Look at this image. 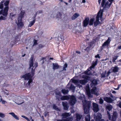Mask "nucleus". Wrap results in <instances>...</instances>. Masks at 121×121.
<instances>
[{
  "instance_id": "nucleus-1",
  "label": "nucleus",
  "mask_w": 121,
  "mask_h": 121,
  "mask_svg": "<svg viewBox=\"0 0 121 121\" xmlns=\"http://www.w3.org/2000/svg\"><path fill=\"white\" fill-rule=\"evenodd\" d=\"M30 67L29 68L32 67L31 68V75L29 73L26 74L22 76V78H23L25 80H29L27 84L29 86L30 85V84L33 81L32 77L34 74L35 70L36 68L38 65V64L36 62L34 65L33 64V59L32 57H31L30 58Z\"/></svg>"
},
{
  "instance_id": "nucleus-2",
  "label": "nucleus",
  "mask_w": 121,
  "mask_h": 121,
  "mask_svg": "<svg viewBox=\"0 0 121 121\" xmlns=\"http://www.w3.org/2000/svg\"><path fill=\"white\" fill-rule=\"evenodd\" d=\"M69 98L70 99L69 101L70 105L72 106L74 105L76 102L77 100L75 97L73 95L71 96L70 97L67 95L63 96L61 97L60 99L62 100H68Z\"/></svg>"
},
{
  "instance_id": "nucleus-3",
  "label": "nucleus",
  "mask_w": 121,
  "mask_h": 121,
  "mask_svg": "<svg viewBox=\"0 0 121 121\" xmlns=\"http://www.w3.org/2000/svg\"><path fill=\"white\" fill-rule=\"evenodd\" d=\"M9 3V0H7L3 3L5 7L3 9H1L0 11V14H2L3 16L7 17L8 14V11L9 9L8 5Z\"/></svg>"
},
{
  "instance_id": "nucleus-4",
  "label": "nucleus",
  "mask_w": 121,
  "mask_h": 121,
  "mask_svg": "<svg viewBox=\"0 0 121 121\" xmlns=\"http://www.w3.org/2000/svg\"><path fill=\"white\" fill-rule=\"evenodd\" d=\"M82 102L84 114H87L89 112L91 104L90 102H87L85 100L82 101Z\"/></svg>"
},
{
  "instance_id": "nucleus-5",
  "label": "nucleus",
  "mask_w": 121,
  "mask_h": 121,
  "mask_svg": "<svg viewBox=\"0 0 121 121\" xmlns=\"http://www.w3.org/2000/svg\"><path fill=\"white\" fill-rule=\"evenodd\" d=\"M93 44L92 42H90L87 44L86 45H83L82 47V51H84L88 53L90 52Z\"/></svg>"
},
{
  "instance_id": "nucleus-6",
  "label": "nucleus",
  "mask_w": 121,
  "mask_h": 121,
  "mask_svg": "<svg viewBox=\"0 0 121 121\" xmlns=\"http://www.w3.org/2000/svg\"><path fill=\"white\" fill-rule=\"evenodd\" d=\"M71 114L70 113H63L62 114V116L63 117L61 119L63 121H72L73 120V118L72 117H67L69 116Z\"/></svg>"
},
{
  "instance_id": "nucleus-7",
  "label": "nucleus",
  "mask_w": 121,
  "mask_h": 121,
  "mask_svg": "<svg viewBox=\"0 0 121 121\" xmlns=\"http://www.w3.org/2000/svg\"><path fill=\"white\" fill-rule=\"evenodd\" d=\"M111 41V38L110 37H109L106 41L104 42L102 46L100 47V50L102 51L104 48L108 47Z\"/></svg>"
},
{
  "instance_id": "nucleus-8",
  "label": "nucleus",
  "mask_w": 121,
  "mask_h": 121,
  "mask_svg": "<svg viewBox=\"0 0 121 121\" xmlns=\"http://www.w3.org/2000/svg\"><path fill=\"white\" fill-rule=\"evenodd\" d=\"M113 0H105L104 4L103 6L102 5V2H101V6L105 9L107 8H109L110 7Z\"/></svg>"
},
{
  "instance_id": "nucleus-9",
  "label": "nucleus",
  "mask_w": 121,
  "mask_h": 121,
  "mask_svg": "<svg viewBox=\"0 0 121 121\" xmlns=\"http://www.w3.org/2000/svg\"><path fill=\"white\" fill-rule=\"evenodd\" d=\"M95 120L96 121H105L104 120L102 119L101 121L100 119L102 118V116L101 114L99 113H98L97 114L95 113L94 115Z\"/></svg>"
},
{
  "instance_id": "nucleus-10",
  "label": "nucleus",
  "mask_w": 121,
  "mask_h": 121,
  "mask_svg": "<svg viewBox=\"0 0 121 121\" xmlns=\"http://www.w3.org/2000/svg\"><path fill=\"white\" fill-rule=\"evenodd\" d=\"M103 11L102 10H100L98 12L97 15L96 17V21L99 22V18H101L103 16Z\"/></svg>"
},
{
  "instance_id": "nucleus-11",
  "label": "nucleus",
  "mask_w": 121,
  "mask_h": 121,
  "mask_svg": "<svg viewBox=\"0 0 121 121\" xmlns=\"http://www.w3.org/2000/svg\"><path fill=\"white\" fill-rule=\"evenodd\" d=\"M89 17L86 18L82 22V26L85 27H86L89 24Z\"/></svg>"
},
{
  "instance_id": "nucleus-12",
  "label": "nucleus",
  "mask_w": 121,
  "mask_h": 121,
  "mask_svg": "<svg viewBox=\"0 0 121 121\" xmlns=\"http://www.w3.org/2000/svg\"><path fill=\"white\" fill-rule=\"evenodd\" d=\"M22 20H18L17 26L18 28L19 29H21L24 26L23 22H22Z\"/></svg>"
},
{
  "instance_id": "nucleus-13",
  "label": "nucleus",
  "mask_w": 121,
  "mask_h": 121,
  "mask_svg": "<svg viewBox=\"0 0 121 121\" xmlns=\"http://www.w3.org/2000/svg\"><path fill=\"white\" fill-rule=\"evenodd\" d=\"M25 13V11L24 10L21 11V13L18 14V20H22V18L24 17Z\"/></svg>"
},
{
  "instance_id": "nucleus-14",
  "label": "nucleus",
  "mask_w": 121,
  "mask_h": 121,
  "mask_svg": "<svg viewBox=\"0 0 121 121\" xmlns=\"http://www.w3.org/2000/svg\"><path fill=\"white\" fill-rule=\"evenodd\" d=\"M93 110L94 112H97L99 110L98 105L97 104L93 103Z\"/></svg>"
},
{
  "instance_id": "nucleus-15",
  "label": "nucleus",
  "mask_w": 121,
  "mask_h": 121,
  "mask_svg": "<svg viewBox=\"0 0 121 121\" xmlns=\"http://www.w3.org/2000/svg\"><path fill=\"white\" fill-rule=\"evenodd\" d=\"M112 71H111V72L110 70H109L107 73V71H105V72L103 73L101 75V78H104L106 76H108L110 73L112 72Z\"/></svg>"
},
{
  "instance_id": "nucleus-16",
  "label": "nucleus",
  "mask_w": 121,
  "mask_h": 121,
  "mask_svg": "<svg viewBox=\"0 0 121 121\" xmlns=\"http://www.w3.org/2000/svg\"><path fill=\"white\" fill-rule=\"evenodd\" d=\"M93 88L91 91V93L92 94H94L97 96H98L99 95V94L98 93L97 88L95 87H93Z\"/></svg>"
},
{
  "instance_id": "nucleus-17",
  "label": "nucleus",
  "mask_w": 121,
  "mask_h": 121,
  "mask_svg": "<svg viewBox=\"0 0 121 121\" xmlns=\"http://www.w3.org/2000/svg\"><path fill=\"white\" fill-rule=\"evenodd\" d=\"M97 84V81L96 80H93L91 83V86L92 87H95V86Z\"/></svg>"
},
{
  "instance_id": "nucleus-18",
  "label": "nucleus",
  "mask_w": 121,
  "mask_h": 121,
  "mask_svg": "<svg viewBox=\"0 0 121 121\" xmlns=\"http://www.w3.org/2000/svg\"><path fill=\"white\" fill-rule=\"evenodd\" d=\"M105 101L107 103H112L113 102V100L110 97H106L104 98Z\"/></svg>"
},
{
  "instance_id": "nucleus-19",
  "label": "nucleus",
  "mask_w": 121,
  "mask_h": 121,
  "mask_svg": "<svg viewBox=\"0 0 121 121\" xmlns=\"http://www.w3.org/2000/svg\"><path fill=\"white\" fill-rule=\"evenodd\" d=\"M62 104L64 107V109L66 110H67L69 108V106L67 103L66 102H62Z\"/></svg>"
},
{
  "instance_id": "nucleus-20",
  "label": "nucleus",
  "mask_w": 121,
  "mask_h": 121,
  "mask_svg": "<svg viewBox=\"0 0 121 121\" xmlns=\"http://www.w3.org/2000/svg\"><path fill=\"white\" fill-rule=\"evenodd\" d=\"M82 117V115L78 113H76V120L77 121H80Z\"/></svg>"
},
{
  "instance_id": "nucleus-21",
  "label": "nucleus",
  "mask_w": 121,
  "mask_h": 121,
  "mask_svg": "<svg viewBox=\"0 0 121 121\" xmlns=\"http://www.w3.org/2000/svg\"><path fill=\"white\" fill-rule=\"evenodd\" d=\"M53 66V69L54 70L58 69L59 68V66L58 64L57 63H52Z\"/></svg>"
},
{
  "instance_id": "nucleus-22",
  "label": "nucleus",
  "mask_w": 121,
  "mask_h": 121,
  "mask_svg": "<svg viewBox=\"0 0 121 121\" xmlns=\"http://www.w3.org/2000/svg\"><path fill=\"white\" fill-rule=\"evenodd\" d=\"M9 114L11 115L16 119L17 120H19L18 117L17 115H16L13 112L10 113H9Z\"/></svg>"
},
{
  "instance_id": "nucleus-23",
  "label": "nucleus",
  "mask_w": 121,
  "mask_h": 121,
  "mask_svg": "<svg viewBox=\"0 0 121 121\" xmlns=\"http://www.w3.org/2000/svg\"><path fill=\"white\" fill-rule=\"evenodd\" d=\"M79 15L77 13H75L71 17V19L72 20H73L75 19L76 18L78 17Z\"/></svg>"
},
{
  "instance_id": "nucleus-24",
  "label": "nucleus",
  "mask_w": 121,
  "mask_h": 121,
  "mask_svg": "<svg viewBox=\"0 0 121 121\" xmlns=\"http://www.w3.org/2000/svg\"><path fill=\"white\" fill-rule=\"evenodd\" d=\"M79 82L80 84L82 85H85V83L87 82V80L86 79H84L80 80Z\"/></svg>"
},
{
  "instance_id": "nucleus-25",
  "label": "nucleus",
  "mask_w": 121,
  "mask_h": 121,
  "mask_svg": "<svg viewBox=\"0 0 121 121\" xmlns=\"http://www.w3.org/2000/svg\"><path fill=\"white\" fill-rule=\"evenodd\" d=\"M20 35H17L15 36L14 40L16 43H17L19 40L20 38Z\"/></svg>"
},
{
  "instance_id": "nucleus-26",
  "label": "nucleus",
  "mask_w": 121,
  "mask_h": 121,
  "mask_svg": "<svg viewBox=\"0 0 121 121\" xmlns=\"http://www.w3.org/2000/svg\"><path fill=\"white\" fill-rule=\"evenodd\" d=\"M4 2V0H3L0 3V9H3L4 7L3 3Z\"/></svg>"
},
{
  "instance_id": "nucleus-27",
  "label": "nucleus",
  "mask_w": 121,
  "mask_h": 121,
  "mask_svg": "<svg viewBox=\"0 0 121 121\" xmlns=\"http://www.w3.org/2000/svg\"><path fill=\"white\" fill-rule=\"evenodd\" d=\"M94 21V18L91 19L89 21V25L90 26L92 25L93 24Z\"/></svg>"
},
{
  "instance_id": "nucleus-28",
  "label": "nucleus",
  "mask_w": 121,
  "mask_h": 121,
  "mask_svg": "<svg viewBox=\"0 0 121 121\" xmlns=\"http://www.w3.org/2000/svg\"><path fill=\"white\" fill-rule=\"evenodd\" d=\"M16 14H13L12 13H10V17L11 18L12 20V21L13 19L15 18V17Z\"/></svg>"
},
{
  "instance_id": "nucleus-29",
  "label": "nucleus",
  "mask_w": 121,
  "mask_h": 121,
  "mask_svg": "<svg viewBox=\"0 0 121 121\" xmlns=\"http://www.w3.org/2000/svg\"><path fill=\"white\" fill-rule=\"evenodd\" d=\"M107 114L108 116L109 120H111L112 121H113V116L112 118H111L110 115L108 111H107Z\"/></svg>"
},
{
  "instance_id": "nucleus-30",
  "label": "nucleus",
  "mask_w": 121,
  "mask_h": 121,
  "mask_svg": "<svg viewBox=\"0 0 121 121\" xmlns=\"http://www.w3.org/2000/svg\"><path fill=\"white\" fill-rule=\"evenodd\" d=\"M62 14L59 12H57L56 15V17L57 18L61 19V16Z\"/></svg>"
},
{
  "instance_id": "nucleus-31",
  "label": "nucleus",
  "mask_w": 121,
  "mask_h": 121,
  "mask_svg": "<svg viewBox=\"0 0 121 121\" xmlns=\"http://www.w3.org/2000/svg\"><path fill=\"white\" fill-rule=\"evenodd\" d=\"M35 19H34L32 21L30 22V24L28 26V27H30L32 26L35 22Z\"/></svg>"
},
{
  "instance_id": "nucleus-32",
  "label": "nucleus",
  "mask_w": 121,
  "mask_h": 121,
  "mask_svg": "<svg viewBox=\"0 0 121 121\" xmlns=\"http://www.w3.org/2000/svg\"><path fill=\"white\" fill-rule=\"evenodd\" d=\"M69 88L72 90L73 92H74L73 91L75 90V87L73 84H71L70 85V87H69Z\"/></svg>"
},
{
  "instance_id": "nucleus-33",
  "label": "nucleus",
  "mask_w": 121,
  "mask_h": 121,
  "mask_svg": "<svg viewBox=\"0 0 121 121\" xmlns=\"http://www.w3.org/2000/svg\"><path fill=\"white\" fill-rule=\"evenodd\" d=\"M85 119L86 121H90L91 118L90 115L88 114L86 116Z\"/></svg>"
},
{
  "instance_id": "nucleus-34",
  "label": "nucleus",
  "mask_w": 121,
  "mask_h": 121,
  "mask_svg": "<svg viewBox=\"0 0 121 121\" xmlns=\"http://www.w3.org/2000/svg\"><path fill=\"white\" fill-rule=\"evenodd\" d=\"M62 92L64 95H66L68 93V91L65 89H62L61 90Z\"/></svg>"
},
{
  "instance_id": "nucleus-35",
  "label": "nucleus",
  "mask_w": 121,
  "mask_h": 121,
  "mask_svg": "<svg viewBox=\"0 0 121 121\" xmlns=\"http://www.w3.org/2000/svg\"><path fill=\"white\" fill-rule=\"evenodd\" d=\"M119 70V68L117 66H115L114 67V73L118 72Z\"/></svg>"
},
{
  "instance_id": "nucleus-36",
  "label": "nucleus",
  "mask_w": 121,
  "mask_h": 121,
  "mask_svg": "<svg viewBox=\"0 0 121 121\" xmlns=\"http://www.w3.org/2000/svg\"><path fill=\"white\" fill-rule=\"evenodd\" d=\"M53 109L57 111H60V109L55 104H54L53 105Z\"/></svg>"
},
{
  "instance_id": "nucleus-37",
  "label": "nucleus",
  "mask_w": 121,
  "mask_h": 121,
  "mask_svg": "<svg viewBox=\"0 0 121 121\" xmlns=\"http://www.w3.org/2000/svg\"><path fill=\"white\" fill-rule=\"evenodd\" d=\"M100 22H98L96 21L94 22V25L95 27H96L98 25L100 24Z\"/></svg>"
},
{
  "instance_id": "nucleus-38",
  "label": "nucleus",
  "mask_w": 121,
  "mask_h": 121,
  "mask_svg": "<svg viewBox=\"0 0 121 121\" xmlns=\"http://www.w3.org/2000/svg\"><path fill=\"white\" fill-rule=\"evenodd\" d=\"M85 96L83 95H82L80 96L78 98L80 99H85Z\"/></svg>"
},
{
  "instance_id": "nucleus-39",
  "label": "nucleus",
  "mask_w": 121,
  "mask_h": 121,
  "mask_svg": "<svg viewBox=\"0 0 121 121\" xmlns=\"http://www.w3.org/2000/svg\"><path fill=\"white\" fill-rule=\"evenodd\" d=\"M98 60L97 59H96L95 61H93L92 62V64L95 66L98 63Z\"/></svg>"
},
{
  "instance_id": "nucleus-40",
  "label": "nucleus",
  "mask_w": 121,
  "mask_h": 121,
  "mask_svg": "<svg viewBox=\"0 0 121 121\" xmlns=\"http://www.w3.org/2000/svg\"><path fill=\"white\" fill-rule=\"evenodd\" d=\"M101 0H98V2H99V4H100L101 1ZM105 0H102V5H103L104 4V3L105 2Z\"/></svg>"
},
{
  "instance_id": "nucleus-41",
  "label": "nucleus",
  "mask_w": 121,
  "mask_h": 121,
  "mask_svg": "<svg viewBox=\"0 0 121 121\" xmlns=\"http://www.w3.org/2000/svg\"><path fill=\"white\" fill-rule=\"evenodd\" d=\"M34 43L33 44V46H34L35 45H37L38 44V43H37V40L34 39Z\"/></svg>"
},
{
  "instance_id": "nucleus-42",
  "label": "nucleus",
  "mask_w": 121,
  "mask_h": 121,
  "mask_svg": "<svg viewBox=\"0 0 121 121\" xmlns=\"http://www.w3.org/2000/svg\"><path fill=\"white\" fill-rule=\"evenodd\" d=\"M39 47L40 48H42L45 46V45L42 44H39Z\"/></svg>"
},
{
  "instance_id": "nucleus-43",
  "label": "nucleus",
  "mask_w": 121,
  "mask_h": 121,
  "mask_svg": "<svg viewBox=\"0 0 121 121\" xmlns=\"http://www.w3.org/2000/svg\"><path fill=\"white\" fill-rule=\"evenodd\" d=\"M106 108L109 111H110L112 109V106H107Z\"/></svg>"
},
{
  "instance_id": "nucleus-44",
  "label": "nucleus",
  "mask_w": 121,
  "mask_h": 121,
  "mask_svg": "<svg viewBox=\"0 0 121 121\" xmlns=\"http://www.w3.org/2000/svg\"><path fill=\"white\" fill-rule=\"evenodd\" d=\"M5 117V114L3 113L0 112V117L1 118H4Z\"/></svg>"
},
{
  "instance_id": "nucleus-45",
  "label": "nucleus",
  "mask_w": 121,
  "mask_h": 121,
  "mask_svg": "<svg viewBox=\"0 0 121 121\" xmlns=\"http://www.w3.org/2000/svg\"><path fill=\"white\" fill-rule=\"evenodd\" d=\"M68 65L67 63H65L64 65V66L63 68V70H66V68L67 67Z\"/></svg>"
},
{
  "instance_id": "nucleus-46",
  "label": "nucleus",
  "mask_w": 121,
  "mask_h": 121,
  "mask_svg": "<svg viewBox=\"0 0 121 121\" xmlns=\"http://www.w3.org/2000/svg\"><path fill=\"white\" fill-rule=\"evenodd\" d=\"M16 43L15 40H14V41H12L11 42L10 44L12 45V47L13 46L16 44Z\"/></svg>"
},
{
  "instance_id": "nucleus-47",
  "label": "nucleus",
  "mask_w": 121,
  "mask_h": 121,
  "mask_svg": "<svg viewBox=\"0 0 121 121\" xmlns=\"http://www.w3.org/2000/svg\"><path fill=\"white\" fill-rule=\"evenodd\" d=\"M72 82L75 84H76L78 83V81L76 80L73 79L72 80Z\"/></svg>"
},
{
  "instance_id": "nucleus-48",
  "label": "nucleus",
  "mask_w": 121,
  "mask_h": 121,
  "mask_svg": "<svg viewBox=\"0 0 121 121\" xmlns=\"http://www.w3.org/2000/svg\"><path fill=\"white\" fill-rule=\"evenodd\" d=\"M21 116L22 117L25 118V119L27 121H30L29 119L27 117L23 115H22Z\"/></svg>"
},
{
  "instance_id": "nucleus-49",
  "label": "nucleus",
  "mask_w": 121,
  "mask_h": 121,
  "mask_svg": "<svg viewBox=\"0 0 121 121\" xmlns=\"http://www.w3.org/2000/svg\"><path fill=\"white\" fill-rule=\"evenodd\" d=\"M104 101L101 98L99 99V103L100 104H102L103 103Z\"/></svg>"
},
{
  "instance_id": "nucleus-50",
  "label": "nucleus",
  "mask_w": 121,
  "mask_h": 121,
  "mask_svg": "<svg viewBox=\"0 0 121 121\" xmlns=\"http://www.w3.org/2000/svg\"><path fill=\"white\" fill-rule=\"evenodd\" d=\"M90 72V71L88 69H87V71L85 72V74L88 75H90V73H88L89 72Z\"/></svg>"
},
{
  "instance_id": "nucleus-51",
  "label": "nucleus",
  "mask_w": 121,
  "mask_h": 121,
  "mask_svg": "<svg viewBox=\"0 0 121 121\" xmlns=\"http://www.w3.org/2000/svg\"><path fill=\"white\" fill-rule=\"evenodd\" d=\"M55 94L56 95H58L59 96H61V93L59 91L56 92Z\"/></svg>"
},
{
  "instance_id": "nucleus-52",
  "label": "nucleus",
  "mask_w": 121,
  "mask_h": 121,
  "mask_svg": "<svg viewBox=\"0 0 121 121\" xmlns=\"http://www.w3.org/2000/svg\"><path fill=\"white\" fill-rule=\"evenodd\" d=\"M73 49H72L71 50V53H74V52H75V53H80V52L79 51H74V52H73Z\"/></svg>"
},
{
  "instance_id": "nucleus-53",
  "label": "nucleus",
  "mask_w": 121,
  "mask_h": 121,
  "mask_svg": "<svg viewBox=\"0 0 121 121\" xmlns=\"http://www.w3.org/2000/svg\"><path fill=\"white\" fill-rule=\"evenodd\" d=\"M118 56H115L114 57V63L115 62V60L117 59V58L118 57Z\"/></svg>"
},
{
  "instance_id": "nucleus-54",
  "label": "nucleus",
  "mask_w": 121,
  "mask_h": 121,
  "mask_svg": "<svg viewBox=\"0 0 121 121\" xmlns=\"http://www.w3.org/2000/svg\"><path fill=\"white\" fill-rule=\"evenodd\" d=\"M95 57L96 58H100V57L99 56V54H97V55L95 56Z\"/></svg>"
},
{
  "instance_id": "nucleus-55",
  "label": "nucleus",
  "mask_w": 121,
  "mask_h": 121,
  "mask_svg": "<svg viewBox=\"0 0 121 121\" xmlns=\"http://www.w3.org/2000/svg\"><path fill=\"white\" fill-rule=\"evenodd\" d=\"M95 66L94 65L92 64V65L90 67V68L91 69V70L92 69L94 68Z\"/></svg>"
},
{
  "instance_id": "nucleus-56",
  "label": "nucleus",
  "mask_w": 121,
  "mask_h": 121,
  "mask_svg": "<svg viewBox=\"0 0 121 121\" xmlns=\"http://www.w3.org/2000/svg\"><path fill=\"white\" fill-rule=\"evenodd\" d=\"M38 13L37 12L35 13V14L34 15V19H35V17L36 16H37V14Z\"/></svg>"
},
{
  "instance_id": "nucleus-57",
  "label": "nucleus",
  "mask_w": 121,
  "mask_h": 121,
  "mask_svg": "<svg viewBox=\"0 0 121 121\" xmlns=\"http://www.w3.org/2000/svg\"><path fill=\"white\" fill-rule=\"evenodd\" d=\"M6 103V102L4 100H3L2 102V103L3 104H5Z\"/></svg>"
},
{
  "instance_id": "nucleus-58",
  "label": "nucleus",
  "mask_w": 121,
  "mask_h": 121,
  "mask_svg": "<svg viewBox=\"0 0 121 121\" xmlns=\"http://www.w3.org/2000/svg\"><path fill=\"white\" fill-rule=\"evenodd\" d=\"M38 13H42V11L41 10H40L39 11H37Z\"/></svg>"
},
{
  "instance_id": "nucleus-59",
  "label": "nucleus",
  "mask_w": 121,
  "mask_h": 121,
  "mask_svg": "<svg viewBox=\"0 0 121 121\" xmlns=\"http://www.w3.org/2000/svg\"><path fill=\"white\" fill-rule=\"evenodd\" d=\"M23 103H24V102H21V103H19L18 102L17 103V104L18 105H20V104H22Z\"/></svg>"
},
{
  "instance_id": "nucleus-60",
  "label": "nucleus",
  "mask_w": 121,
  "mask_h": 121,
  "mask_svg": "<svg viewBox=\"0 0 121 121\" xmlns=\"http://www.w3.org/2000/svg\"><path fill=\"white\" fill-rule=\"evenodd\" d=\"M119 85H118V86L117 88H114V90H118L119 89Z\"/></svg>"
},
{
  "instance_id": "nucleus-61",
  "label": "nucleus",
  "mask_w": 121,
  "mask_h": 121,
  "mask_svg": "<svg viewBox=\"0 0 121 121\" xmlns=\"http://www.w3.org/2000/svg\"><path fill=\"white\" fill-rule=\"evenodd\" d=\"M87 94L90 97V92H88Z\"/></svg>"
},
{
  "instance_id": "nucleus-62",
  "label": "nucleus",
  "mask_w": 121,
  "mask_h": 121,
  "mask_svg": "<svg viewBox=\"0 0 121 121\" xmlns=\"http://www.w3.org/2000/svg\"><path fill=\"white\" fill-rule=\"evenodd\" d=\"M116 112H115L114 111V118L116 117V115L115 114V113H116Z\"/></svg>"
},
{
  "instance_id": "nucleus-63",
  "label": "nucleus",
  "mask_w": 121,
  "mask_h": 121,
  "mask_svg": "<svg viewBox=\"0 0 121 121\" xmlns=\"http://www.w3.org/2000/svg\"><path fill=\"white\" fill-rule=\"evenodd\" d=\"M118 49H121V45L119 46L118 47Z\"/></svg>"
},
{
  "instance_id": "nucleus-64",
  "label": "nucleus",
  "mask_w": 121,
  "mask_h": 121,
  "mask_svg": "<svg viewBox=\"0 0 121 121\" xmlns=\"http://www.w3.org/2000/svg\"><path fill=\"white\" fill-rule=\"evenodd\" d=\"M86 2L85 0H82V2L85 3Z\"/></svg>"
}]
</instances>
